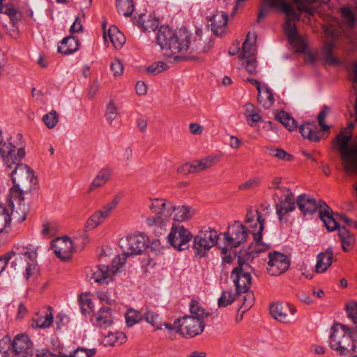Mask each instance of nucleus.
<instances>
[{
	"label": "nucleus",
	"instance_id": "1",
	"mask_svg": "<svg viewBox=\"0 0 357 357\" xmlns=\"http://www.w3.org/2000/svg\"><path fill=\"white\" fill-rule=\"evenodd\" d=\"M25 154L24 147L20 146L16 152L6 156L3 160L6 167L12 169L10 176L14 185L11 188L10 193L28 194L37 184V178L33 171L28 165L21 162Z\"/></svg>",
	"mask_w": 357,
	"mask_h": 357
},
{
	"label": "nucleus",
	"instance_id": "2",
	"mask_svg": "<svg viewBox=\"0 0 357 357\" xmlns=\"http://www.w3.org/2000/svg\"><path fill=\"white\" fill-rule=\"evenodd\" d=\"M271 8H275L287 15L283 29L288 42L302 50L304 47L303 40L298 36L296 29V22L300 20V15L296 12L294 6L287 0H263L258 13L257 22L259 23L267 15Z\"/></svg>",
	"mask_w": 357,
	"mask_h": 357
},
{
	"label": "nucleus",
	"instance_id": "3",
	"mask_svg": "<svg viewBox=\"0 0 357 357\" xmlns=\"http://www.w3.org/2000/svg\"><path fill=\"white\" fill-rule=\"evenodd\" d=\"M190 35L186 30L174 31L168 26H162L156 36L158 45L165 56L173 58L175 61L185 59L183 54L187 52Z\"/></svg>",
	"mask_w": 357,
	"mask_h": 357
},
{
	"label": "nucleus",
	"instance_id": "4",
	"mask_svg": "<svg viewBox=\"0 0 357 357\" xmlns=\"http://www.w3.org/2000/svg\"><path fill=\"white\" fill-rule=\"evenodd\" d=\"M270 213L269 206L261 205L256 210H248L245 215V222L250 228L254 238V242L252 243L248 251V255L252 258L269 248V245L263 243L261 239L264 222L270 215Z\"/></svg>",
	"mask_w": 357,
	"mask_h": 357
},
{
	"label": "nucleus",
	"instance_id": "5",
	"mask_svg": "<svg viewBox=\"0 0 357 357\" xmlns=\"http://www.w3.org/2000/svg\"><path fill=\"white\" fill-rule=\"evenodd\" d=\"M37 248H26L20 253L10 252L4 257H0V274L9 264L15 271L22 274L26 280L31 278L37 268Z\"/></svg>",
	"mask_w": 357,
	"mask_h": 357
},
{
	"label": "nucleus",
	"instance_id": "6",
	"mask_svg": "<svg viewBox=\"0 0 357 357\" xmlns=\"http://www.w3.org/2000/svg\"><path fill=\"white\" fill-rule=\"evenodd\" d=\"M329 347L342 356H351L356 352L357 326L350 328L342 324L331 327Z\"/></svg>",
	"mask_w": 357,
	"mask_h": 357
},
{
	"label": "nucleus",
	"instance_id": "7",
	"mask_svg": "<svg viewBox=\"0 0 357 357\" xmlns=\"http://www.w3.org/2000/svg\"><path fill=\"white\" fill-rule=\"evenodd\" d=\"M351 134L342 131L333 140L335 148L340 152L342 167L348 174H357V139L350 144Z\"/></svg>",
	"mask_w": 357,
	"mask_h": 357
},
{
	"label": "nucleus",
	"instance_id": "8",
	"mask_svg": "<svg viewBox=\"0 0 357 357\" xmlns=\"http://www.w3.org/2000/svg\"><path fill=\"white\" fill-rule=\"evenodd\" d=\"M222 237V241L225 247L220 248L222 252L225 254L229 250L237 248L243 244L248 236V230L241 222L235 221L230 224L224 233H220Z\"/></svg>",
	"mask_w": 357,
	"mask_h": 357
},
{
	"label": "nucleus",
	"instance_id": "9",
	"mask_svg": "<svg viewBox=\"0 0 357 357\" xmlns=\"http://www.w3.org/2000/svg\"><path fill=\"white\" fill-rule=\"evenodd\" d=\"M256 40V34L248 33L246 39L243 43L242 51L238 55L241 67L244 68L249 74H255L257 73Z\"/></svg>",
	"mask_w": 357,
	"mask_h": 357
},
{
	"label": "nucleus",
	"instance_id": "10",
	"mask_svg": "<svg viewBox=\"0 0 357 357\" xmlns=\"http://www.w3.org/2000/svg\"><path fill=\"white\" fill-rule=\"evenodd\" d=\"M253 268L241 257H238V266L231 274V278L236 287L237 294H245L252 285L251 273Z\"/></svg>",
	"mask_w": 357,
	"mask_h": 357
},
{
	"label": "nucleus",
	"instance_id": "11",
	"mask_svg": "<svg viewBox=\"0 0 357 357\" xmlns=\"http://www.w3.org/2000/svg\"><path fill=\"white\" fill-rule=\"evenodd\" d=\"M125 264V257H116L112 261L111 266L98 265L91 268L90 280L99 284H108L112 281L121 266Z\"/></svg>",
	"mask_w": 357,
	"mask_h": 357
},
{
	"label": "nucleus",
	"instance_id": "12",
	"mask_svg": "<svg viewBox=\"0 0 357 357\" xmlns=\"http://www.w3.org/2000/svg\"><path fill=\"white\" fill-rule=\"evenodd\" d=\"M122 195L117 194L112 199L92 213L86 220L84 230L91 231L100 226L111 215L121 199Z\"/></svg>",
	"mask_w": 357,
	"mask_h": 357
},
{
	"label": "nucleus",
	"instance_id": "13",
	"mask_svg": "<svg viewBox=\"0 0 357 357\" xmlns=\"http://www.w3.org/2000/svg\"><path fill=\"white\" fill-rule=\"evenodd\" d=\"M149 238L144 234H139L122 238L119 241V245L123 253L119 257L137 255L142 253L148 247Z\"/></svg>",
	"mask_w": 357,
	"mask_h": 357
},
{
	"label": "nucleus",
	"instance_id": "14",
	"mask_svg": "<svg viewBox=\"0 0 357 357\" xmlns=\"http://www.w3.org/2000/svg\"><path fill=\"white\" fill-rule=\"evenodd\" d=\"M177 331L185 337H193L201 334L204 329V322L195 316L185 315L177 319Z\"/></svg>",
	"mask_w": 357,
	"mask_h": 357
},
{
	"label": "nucleus",
	"instance_id": "15",
	"mask_svg": "<svg viewBox=\"0 0 357 357\" xmlns=\"http://www.w3.org/2000/svg\"><path fill=\"white\" fill-rule=\"evenodd\" d=\"M218 234L215 229H209L200 232L194 238V249L200 257L206 255L207 252L215 245L218 240Z\"/></svg>",
	"mask_w": 357,
	"mask_h": 357
},
{
	"label": "nucleus",
	"instance_id": "16",
	"mask_svg": "<svg viewBox=\"0 0 357 357\" xmlns=\"http://www.w3.org/2000/svg\"><path fill=\"white\" fill-rule=\"evenodd\" d=\"M192 238L190 231L183 225H173L167 236L168 241L172 246L178 251L185 250L189 247Z\"/></svg>",
	"mask_w": 357,
	"mask_h": 357
},
{
	"label": "nucleus",
	"instance_id": "17",
	"mask_svg": "<svg viewBox=\"0 0 357 357\" xmlns=\"http://www.w3.org/2000/svg\"><path fill=\"white\" fill-rule=\"evenodd\" d=\"M290 260L283 253L271 252L268 254L267 271L271 275L278 276L285 273L289 268Z\"/></svg>",
	"mask_w": 357,
	"mask_h": 357
},
{
	"label": "nucleus",
	"instance_id": "18",
	"mask_svg": "<svg viewBox=\"0 0 357 357\" xmlns=\"http://www.w3.org/2000/svg\"><path fill=\"white\" fill-rule=\"evenodd\" d=\"M23 195L13 193H10L8 195L7 207L10 210L11 215H13V220L18 223L25 220L29 211V207L24 202Z\"/></svg>",
	"mask_w": 357,
	"mask_h": 357
},
{
	"label": "nucleus",
	"instance_id": "19",
	"mask_svg": "<svg viewBox=\"0 0 357 357\" xmlns=\"http://www.w3.org/2000/svg\"><path fill=\"white\" fill-rule=\"evenodd\" d=\"M12 356L15 354L18 357H31L33 354L32 343L26 335H17L10 343Z\"/></svg>",
	"mask_w": 357,
	"mask_h": 357
},
{
	"label": "nucleus",
	"instance_id": "20",
	"mask_svg": "<svg viewBox=\"0 0 357 357\" xmlns=\"http://www.w3.org/2000/svg\"><path fill=\"white\" fill-rule=\"evenodd\" d=\"M297 205L300 211L307 215L312 214L318 209L322 211L327 204L321 199L316 200L310 195H301L297 199Z\"/></svg>",
	"mask_w": 357,
	"mask_h": 357
},
{
	"label": "nucleus",
	"instance_id": "21",
	"mask_svg": "<svg viewBox=\"0 0 357 357\" xmlns=\"http://www.w3.org/2000/svg\"><path fill=\"white\" fill-rule=\"evenodd\" d=\"M270 313L277 321L287 324L290 322L296 309L287 303H275L270 306Z\"/></svg>",
	"mask_w": 357,
	"mask_h": 357
},
{
	"label": "nucleus",
	"instance_id": "22",
	"mask_svg": "<svg viewBox=\"0 0 357 357\" xmlns=\"http://www.w3.org/2000/svg\"><path fill=\"white\" fill-rule=\"evenodd\" d=\"M52 248L58 258L67 260L70 258L73 252V242L67 236L57 238L52 241Z\"/></svg>",
	"mask_w": 357,
	"mask_h": 357
},
{
	"label": "nucleus",
	"instance_id": "23",
	"mask_svg": "<svg viewBox=\"0 0 357 357\" xmlns=\"http://www.w3.org/2000/svg\"><path fill=\"white\" fill-rule=\"evenodd\" d=\"M284 198H281L279 203L276 205V212L280 220L282 216L295 208V202L294 195L287 188H282Z\"/></svg>",
	"mask_w": 357,
	"mask_h": 357
},
{
	"label": "nucleus",
	"instance_id": "24",
	"mask_svg": "<svg viewBox=\"0 0 357 357\" xmlns=\"http://www.w3.org/2000/svg\"><path fill=\"white\" fill-rule=\"evenodd\" d=\"M211 30L216 36H222L226 32L228 15L225 11L217 12L210 19Z\"/></svg>",
	"mask_w": 357,
	"mask_h": 357
},
{
	"label": "nucleus",
	"instance_id": "25",
	"mask_svg": "<svg viewBox=\"0 0 357 357\" xmlns=\"http://www.w3.org/2000/svg\"><path fill=\"white\" fill-rule=\"evenodd\" d=\"M150 202L149 208L153 213L162 215L165 219L169 218L172 202L160 198L151 199Z\"/></svg>",
	"mask_w": 357,
	"mask_h": 357
},
{
	"label": "nucleus",
	"instance_id": "26",
	"mask_svg": "<svg viewBox=\"0 0 357 357\" xmlns=\"http://www.w3.org/2000/svg\"><path fill=\"white\" fill-rule=\"evenodd\" d=\"M195 214V210L189 206L181 205L174 206L172 203L171 215H173V220L176 222H185L190 220Z\"/></svg>",
	"mask_w": 357,
	"mask_h": 357
},
{
	"label": "nucleus",
	"instance_id": "27",
	"mask_svg": "<svg viewBox=\"0 0 357 357\" xmlns=\"http://www.w3.org/2000/svg\"><path fill=\"white\" fill-rule=\"evenodd\" d=\"M114 318L111 309L109 307H102L95 315L93 324L100 328H107L112 326Z\"/></svg>",
	"mask_w": 357,
	"mask_h": 357
},
{
	"label": "nucleus",
	"instance_id": "28",
	"mask_svg": "<svg viewBox=\"0 0 357 357\" xmlns=\"http://www.w3.org/2000/svg\"><path fill=\"white\" fill-rule=\"evenodd\" d=\"M343 24L337 19L331 17L324 26V31L328 39H335L340 36L343 31Z\"/></svg>",
	"mask_w": 357,
	"mask_h": 357
},
{
	"label": "nucleus",
	"instance_id": "29",
	"mask_svg": "<svg viewBox=\"0 0 357 357\" xmlns=\"http://www.w3.org/2000/svg\"><path fill=\"white\" fill-rule=\"evenodd\" d=\"M333 259V253L331 248H328L324 252L319 253L317 257L316 272H325L331 266Z\"/></svg>",
	"mask_w": 357,
	"mask_h": 357
},
{
	"label": "nucleus",
	"instance_id": "30",
	"mask_svg": "<svg viewBox=\"0 0 357 357\" xmlns=\"http://www.w3.org/2000/svg\"><path fill=\"white\" fill-rule=\"evenodd\" d=\"M103 37L105 40L109 39L116 49L121 48L126 43V38L123 34L115 26H112L107 32H104Z\"/></svg>",
	"mask_w": 357,
	"mask_h": 357
},
{
	"label": "nucleus",
	"instance_id": "31",
	"mask_svg": "<svg viewBox=\"0 0 357 357\" xmlns=\"http://www.w3.org/2000/svg\"><path fill=\"white\" fill-rule=\"evenodd\" d=\"M79 47V40L74 36L64 38L58 46V52L62 54H70L76 52Z\"/></svg>",
	"mask_w": 357,
	"mask_h": 357
},
{
	"label": "nucleus",
	"instance_id": "32",
	"mask_svg": "<svg viewBox=\"0 0 357 357\" xmlns=\"http://www.w3.org/2000/svg\"><path fill=\"white\" fill-rule=\"evenodd\" d=\"M112 170L108 167L101 169L93 178L89 191L91 192L94 189L104 186L111 178Z\"/></svg>",
	"mask_w": 357,
	"mask_h": 357
},
{
	"label": "nucleus",
	"instance_id": "33",
	"mask_svg": "<svg viewBox=\"0 0 357 357\" xmlns=\"http://www.w3.org/2000/svg\"><path fill=\"white\" fill-rule=\"evenodd\" d=\"M126 335L122 332H107V334L103 335L102 338V343L104 346L113 347L116 345L122 344L126 341Z\"/></svg>",
	"mask_w": 357,
	"mask_h": 357
},
{
	"label": "nucleus",
	"instance_id": "34",
	"mask_svg": "<svg viewBox=\"0 0 357 357\" xmlns=\"http://www.w3.org/2000/svg\"><path fill=\"white\" fill-rule=\"evenodd\" d=\"M219 160L218 156L209 155L199 160H195L192 163L194 174L211 168Z\"/></svg>",
	"mask_w": 357,
	"mask_h": 357
},
{
	"label": "nucleus",
	"instance_id": "35",
	"mask_svg": "<svg viewBox=\"0 0 357 357\" xmlns=\"http://www.w3.org/2000/svg\"><path fill=\"white\" fill-rule=\"evenodd\" d=\"M338 235L341 241L342 250L344 252L351 250L356 242L354 235L345 227L339 228Z\"/></svg>",
	"mask_w": 357,
	"mask_h": 357
},
{
	"label": "nucleus",
	"instance_id": "36",
	"mask_svg": "<svg viewBox=\"0 0 357 357\" xmlns=\"http://www.w3.org/2000/svg\"><path fill=\"white\" fill-rule=\"evenodd\" d=\"M319 217L328 231H334L337 228H340L339 224L333 217L332 210L327 205L322 211H319Z\"/></svg>",
	"mask_w": 357,
	"mask_h": 357
},
{
	"label": "nucleus",
	"instance_id": "37",
	"mask_svg": "<svg viewBox=\"0 0 357 357\" xmlns=\"http://www.w3.org/2000/svg\"><path fill=\"white\" fill-rule=\"evenodd\" d=\"M258 102L264 108H270L275 102L271 89L266 87L258 91Z\"/></svg>",
	"mask_w": 357,
	"mask_h": 357
},
{
	"label": "nucleus",
	"instance_id": "38",
	"mask_svg": "<svg viewBox=\"0 0 357 357\" xmlns=\"http://www.w3.org/2000/svg\"><path fill=\"white\" fill-rule=\"evenodd\" d=\"M300 132L303 137L311 141L318 142L319 137L317 133L316 125L312 123H306L300 126Z\"/></svg>",
	"mask_w": 357,
	"mask_h": 357
},
{
	"label": "nucleus",
	"instance_id": "39",
	"mask_svg": "<svg viewBox=\"0 0 357 357\" xmlns=\"http://www.w3.org/2000/svg\"><path fill=\"white\" fill-rule=\"evenodd\" d=\"M275 119L289 131H293L297 128V124L294 119L284 111L278 112L275 116Z\"/></svg>",
	"mask_w": 357,
	"mask_h": 357
},
{
	"label": "nucleus",
	"instance_id": "40",
	"mask_svg": "<svg viewBox=\"0 0 357 357\" xmlns=\"http://www.w3.org/2000/svg\"><path fill=\"white\" fill-rule=\"evenodd\" d=\"M11 214L6 206L0 205V232L7 231L11 223Z\"/></svg>",
	"mask_w": 357,
	"mask_h": 357
},
{
	"label": "nucleus",
	"instance_id": "41",
	"mask_svg": "<svg viewBox=\"0 0 357 357\" xmlns=\"http://www.w3.org/2000/svg\"><path fill=\"white\" fill-rule=\"evenodd\" d=\"M2 133V130L0 129V155L3 160L6 156L16 152L17 149L20 146L18 144L15 145L10 142H4Z\"/></svg>",
	"mask_w": 357,
	"mask_h": 357
},
{
	"label": "nucleus",
	"instance_id": "42",
	"mask_svg": "<svg viewBox=\"0 0 357 357\" xmlns=\"http://www.w3.org/2000/svg\"><path fill=\"white\" fill-rule=\"evenodd\" d=\"M118 12L123 16H130L134 11V3L132 0H116Z\"/></svg>",
	"mask_w": 357,
	"mask_h": 357
},
{
	"label": "nucleus",
	"instance_id": "43",
	"mask_svg": "<svg viewBox=\"0 0 357 357\" xmlns=\"http://www.w3.org/2000/svg\"><path fill=\"white\" fill-rule=\"evenodd\" d=\"M333 43L331 41L326 42L322 49L323 59L329 65H335L338 63V60L333 55L332 50Z\"/></svg>",
	"mask_w": 357,
	"mask_h": 357
},
{
	"label": "nucleus",
	"instance_id": "44",
	"mask_svg": "<svg viewBox=\"0 0 357 357\" xmlns=\"http://www.w3.org/2000/svg\"><path fill=\"white\" fill-rule=\"evenodd\" d=\"M144 318L145 321L155 330L162 329V319L157 313L152 311H147L144 313Z\"/></svg>",
	"mask_w": 357,
	"mask_h": 357
},
{
	"label": "nucleus",
	"instance_id": "45",
	"mask_svg": "<svg viewBox=\"0 0 357 357\" xmlns=\"http://www.w3.org/2000/svg\"><path fill=\"white\" fill-rule=\"evenodd\" d=\"M298 36L301 38H302V40H303L304 47H303V48H302V50L301 49L299 50V48L298 47H296V46L293 45L290 43H289V44L291 45V46L292 47H294L296 50V52H302V53L304 54V60H305V61L306 63H310V64L313 63L316 61V58H315L314 55L312 52H309L307 50V38H305L303 36L299 35V34H298Z\"/></svg>",
	"mask_w": 357,
	"mask_h": 357
},
{
	"label": "nucleus",
	"instance_id": "46",
	"mask_svg": "<svg viewBox=\"0 0 357 357\" xmlns=\"http://www.w3.org/2000/svg\"><path fill=\"white\" fill-rule=\"evenodd\" d=\"M190 311L191 313L190 316H195L199 318L200 320L204 321L205 317H207L209 314L201 306V305L195 301H192L190 304Z\"/></svg>",
	"mask_w": 357,
	"mask_h": 357
},
{
	"label": "nucleus",
	"instance_id": "47",
	"mask_svg": "<svg viewBox=\"0 0 357 357\" xmlns=\"http://www.w3.org/2000/svg\"><path fill=\"white\" fill-rule=\"evenodd\" d=\"M236 293L232 290H224L221 296L218 298V304L220 307H227L231 304L236 298Z\"/></svg>",
	"mask_w": 357,
	"mask_h": 357
},
{
	"label": "nucleus",
	"instance_id": "48",
	"mask_svg": "<svg viewBox=\"0 0 357 357\" xmlns=\"http://www.w3.org/2000/svg\"><path fill=\"white\" fill-rule=\"evenodd\" d=\"M105 118L107 121L112 124V122L118 117V107L113 100H110L106 106Z\"/></svg>",
	"mask_w": 357,
	"mask_h": 357
},
{
	"label": "nucleus",
	"instance_id": "49",
	"mask_svg": "<svg viewBox=\"0 0 357 357\" xmlns=\"http://www.w3.org/2000/svg\"><path fill=\"white\" fill-rule=\"evenodd\" d=\"M139 22L146 31H154L158 26V21L149 16H141Z\"/></svg>",
	"mask_w": 357,
	"mask_h": 357
},
{
	"label": "nucleus",
	"instance_id": "50",
	"mask_svg": "<svg viewBox=\"0 0 357 357\" xmlns=\"http://www.w3.org/2000/svg\"><path fill=\"white\" fill-rule=\"evenodd\" d=\"M43 121L49 129H52L59 123V115L55 110H52L43 116Z\"/></svg>",
	"mask_w": 357,
	"mask_h": 357
},
{
	"label": "nucleus",
	"instance_id": "51",
	"mask_svg": "<svg viewBox=\"0 0 357 357\" xmlns=\"http://www.w3.org/2000/svg\"><path fill=\"white\" fill-rule=\"evenodd\" d=\"M126 321L128 327H131L139 323L142 319V316L135 310L130 309L126 312Z\"/></svg>",
	"mask_w": 357,
	"mask_h": 357
},
{
	"label": "nucleus",
	"instance_id": "52",
	"mask_svg": "<svg viewBox=\"0 0 357 357\" xmlns=\"http://www.w3.org/2000/svg\"><path fill=\"white\" fill-rule=\"evenodd\" d=\"M269 154L279 160L289 162L293 160L294 156L282 149L269 148Z\"/></svg>",
	"mask_w": 357,
	"mask_h": 357
},
{
	"label": "nucleus",
	"instance_id": "53",
	"mask_svg": "<svg viewBox=\"0 0 357 357\" xmlns=\"http://www.w3.org/2000/svg\"><path fill=\"white\" fill-rule=\"evenodd\" d=\"M3 14L9 17L13 26L20 21L22 17L21 13L14 6L5 7Z\"/></svg>",
	"mask_w": 357,
	"mask_h": 357
},
{
	"label": "nucleus",
	"instance_id": "54",
	"mask_svg": "<svg viewBox=\"0 0 357 357\" xmlns=\"http://www.w3.org/2000/svg\"><path fill=\"white\" fill-rule=\"evenodd\" d=\"M79 305L81 311L84 314H89L93 311V302L87 295H82L79 296Z\"/></svg>",
	"mask_w": 357,
	"mask_h": 357
},
{
	"label": "nucleus",
	"instance_id": "55",
	"mask_svg": "<svg viewBox=\"0 0 357 357\" xmlns=\"http://www.w3.org/2000/svg\"><path fill=\"white\" fill-rule=\"evenodd\" d=\"M168 69L167 63L162 61L155 62L146 68V72L151 75H158Z\"/></svg>",
	"mask_w": 357,
	"mask_h": 357
},
{
	"label": "nucleus",
	"instance_id": "56",
	"mask_svg": "<svg viewBox=\"0 0 357 357\" xmlns=\"http://www.w3.org/2000/svg\"><path fill=\"white\" fill-rule=\"evenodd\" d=\"M245 294H246L243 297V304L239 309V310L241 309L243 310L240 319H242L243 314L253 305L255 302V297L253 293L248 291L247 292H245Z\"/></svg>",
	"mask_w": 357,
	"mask_h": 357
},
{
	"label": "nucleus",
	"instance_id": "57",
	"mask_svg": "<svg viewBox=\"0 0 357 357\" xmlns=\"http://www.w3.org/2000/svg\"><path fill=\"white\" fill-rule=\"evenodd\" d=\"M297 6V8L300 11H305L310 15L314 13V10L309 6V5L317 0H293Z\"/></svg>",
	"mask_w": 357,
	"mask_h": 357
},
{
	"label": "nucleus",
	"instance_id": "58",
	"mask_svg": "<svg viewBox=\"0 0 357 357\" xmlns=\"http://www.w3.org/2000/svg\"><path fill=\"white\" fill-rule=\"evenodd\" d=\"M53 316L52 313H45V315L38 317L36 320V327L40 328H48L52 323Z\"/></svg>",
	"mask_w": 357,
	"mask_h": 357
},
{
	"label": "nucleus",
	"instance_id": "59",
	"mask_svg": "<svg viewBox=\"0 0 357 357\" xmlns=\"http://www.w3.org/2000/svg\"><path fill=\"white\" fill-rule=\"evenodd\" d=\"M342 16L349 28H354L356 24V18L349 8H343L341 10Z\"/></svg>",
	"mask_w": 357,
	"mask_h": 357
},
{
	"label": "nucleus",
	"instance_id": "60",
	"mask_svg": "<svg viewBox=\"0 0 357 357\" xmlns=\"http://www.w3.org/2000/svg\"><path fill=\"white\" fill-rule=\"evenodd\" d=\"M96 354V349H86L78 347L73 354H70L71 357H93Z\"/></svg>",
	"mask_w": 357,
	"mask_h": 357
},
{
	"label": "nucleus",
	"instance_id": "61",
	"mask_svg": "<svg viewBox=\"0 0 357 357\" xmlns=\"http://www.w3.org/2000/svg\"><path fill=\"white\" fill-rule=\"evenodd\" d=\"M110 68L115 77H119L123 73V65L121 60L118 59H115L111 62Z\"/></svg>",
	"mask_w": 357,
	"mask_h": 357
},
{
	"label": "nucleus",
	"instance_id": "62",
	"mask_svg": "<svg viewBox=\"0 0 357 357\" xmlns=\"http://www.w3.org/2000/svg\"><path fill=\"white\" fill-rule=\"evenodd\" d=\"M169 219H165V217L160 215H156V217L148 218L146 220V223L149 227L162 226Z\"/></svg>",
	"mask_w": 357,
	"mask_h": 357
},
{
	"label": "nucleus",
	"instance_id": "63",
	"mask_svg": "<svg viewBox=\"0 0 357 357\" xmlns=\"http://www.w3.org/2000/svg\"><path fill=\"white\" fill-rule=\"evenodd\" d=\"M260 183V179L257 177L252 178L238 186L240 190H248L257 187Z\"/></svg>",
	"mask_w": 357,
	"mask_h": 357
},
{
	"label": "nucleus",
	"instance_id": "64",
	"mask_svg": "<svg viewBox=\"0 0 357 357\" xmlns=\"http://www.w3.org/2000/svg\"><path fill=\"white\" fill-rule=\"evenodd\" d=\"M347 311L349 318L354 323H357V303H351L347 305Z\"/></svg>",
	"mask_w": 357,
	"mask_h": 357
}]
</instances>
